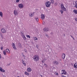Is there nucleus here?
Wrapping results in <instances>:
<instances>
[{"label": "nucleus", "instance_id": "1", "mask_svg": "<svg viewBox=\"0 0 77 77\" xmlns=\"http://www.w3.org/2000/svg\"><path fill=\"white\" fill-rule=\"evenodd\" d=\"M33 59L35 62H37L39 60V57L38 55H35L33 57Z\"/></svg>", "mask_w": 77, "mask_h": 77}, {"label": "nucleus", "instance_id": "2", "mask_svg": "<svg viewBox=\"0 0 77 77\" xmlns=\"http://www.w3.org/2000/svg\"><path fill=\"white\" fill-rule=\"evenodd\" d=\"M45 5L47 8H49L51 5V2L49 1H48L46 2Z\"/></svg>", "mask_w": 77, "mask_h": 77}, {"label": "nucleus", "instance_id": "3", "mask_svg": "<svg viewBox=\"0 0 77 77\" xmlns=\"http://www.w3.org/2000/svg\"><path fill=\"white\" fill-rule=\"evenodd\" d=\"M61 73V74H64V75L66 74V72L65 70H62Z\"/></svg>", "mask_w": 77, "mask_h": 77}, {"label": "nucleus", "instance_id": "4", "mask_svg": "<svg viewBox=\"0 0 77 77\" xmlns=\"http://www.w3.org/2000/svg\"><path fill=\"white\" fill-rule=\"evenodd\" d=\"M19 7V8L20 9H22L23 8L24 6L23 5V4H20L18 5Z\"/></svg>", "mask_w": 77, "mask_h": 77}, {"label": "nucleus", "instance_id": "5", "mask_svg": "<svg viewBox=\"0 0 77 77\" xmlns=\"http://www.w3.org/2000/svg\"><path fill=\"white\" fill-rule=\"evenodd\" d=\"M0 71L2 72H5V70L3 69L1 67H0Z\"/></svg>", "mask_w": 77, "mask_h": 77}, {"label": "nucleus", "instance_id": "6", "mask_svg": "<svg viewBox=\"0 0 77 77\" xmlns=\"http://www.w3.org/2000/svg\"><path fill=\"white\" fill-rule=\"evenodd\" d=\"M41 18L42 19V20H44L45 18V15L43 14H41Z\"/></svg>", "mask_w": 77, "mask_h": 77}, {"label": "nucleus", "instance_id": "7", "mask_svg": "<svg viewBox=\"0 0 77 77\" xmlns=\"http://www.w3.org/2000/svg\"><path fill=\"white\" fill-rule=\"evenodd\" d=\"M43 30L45 32H47L49 31V29L48 28H45L43 29Z\"/></svg>", "mask_w": 77, "mask_h": 77}, {"label": "nucleus", "instance_id": "8", "mask_svg": "<svg viewBox=\"0 0 77 77\" xmlns=\"http://www.w3.org/2000/svg\"><path fill=\"white\" fill-rule=\"evenodd\" d=\"M33 15H34V13H30L29 14V16L30 17H33Z\"/></svg>", "mask_w": 77, "mask_h": 77}, {"label": "nucleus", "instance_id": "9", "mask_svg": "<svg viewBox=\"0 0 77 77\" xmlns=\"http://www.w3.org/2000/svg\"><path fill=\"white\" fill-rule=\"evenodd\" d=\"M6 53L7 54H9V53H10V50H9V49H7L6 50Z\"/></svg>", "mask_w": 77, "mask_h": 77}, {"label": "nucleus", "instance_id": "10", "mask_svg": "<svg viewBox=\"0 0 77 77\" xmlns=\"http://www.w3.org/2000/svg\"><path fill=\"white\" fill-rule=\"evenodd\" d=\"M14 14L15 15H18V12H17V10L14 11Z\"/></svg>", "mask_w": 77, "mask_h": 77}, {"label": "nucleus", "instance_id": "11", "mask_svg": "<svg viewBox=\"0 0 77 77\" xmlns=\"http://www.w3.org/2000/svg\"><path fill=\"white\" fill-rule=\"evenodd\" d=\"M1 31L2 33H6V32L5 29H1Z\"/></svg>", "mask_w": 77, "mask_h": 77}, {"label": "nucleus", "instance_id": "12", "mask_svg": "<svg viewBox=\"0 0 77 77\" xmlns=\"http://www.w3.org/2000/svg\"><path fill=\"white\" fill-rule=\"evenodd\" d=\"M65 58V54H62V58L63 59H64Z\"/></svg>", "mask_w": 77, "mask_h": 77}, {"label": "nucleus", "instance_id": "13", "mask_svg": "<svg viewBox=\"0 0 77 77\" xmlns=\"http://www.w3.org/2000/svg\"><path fill=\"white\" fill-rule=\"evenodd\" d=\"M75 68H77V63H75L73 66Z\"/></svg>", "mask_w": 77, "mask_h": 77}, {"label": "nucleus", "instance_id": "14", "mask_svg": "<svg viewBox=\"0 0 77 77\" xmlns=\"http://www.w3.org/2000/svg\"><path fill=\"white\" fill-rule=\"evenodd\" d=\"M50 2L51 4H54V0H50Z\"/></svg>", "mask_w": 77, "mask_h": 77}, {"label": "nucleus", "instance_id": "15", "mask_svg": "<svg viewBox=\"0 0 77 77\" xmlns=\"http://www.w3.org/2000/svg\"><path fill=\"white\" fill-rule=\"evenodd\" d=\"M27 71L28 72H30L32 71V69L30 68H29L27 69Z\"/></svg>", "mask_w": 77, "mask_h": 77}, {"label": "nucleus", "instance_id": "16", "mask_svg": "<svg viewBox=\"0 0 77 77\" xmlns=\"http://www.w3.org/2000/svg\"><path fill=\"white\" fill-rule=\"evenodd\" d=\"M54 63L55 65H58V64H59V63H58L57 61H54Z\"/></svg>", "mask_w": 77, "mask_h": 77}, {"label": "nucleus", "instance_id": "17", "mask_svg": "<svg viewBox=\"0 0 77 77\" xmlns=\"http://www.w3.org/2000/svg\"><path fill=\"white\" fill-rule=\"evenodd\" d=\"M61 7L62 9H63V8H65V7H64V5H63V4H61Z\"/></svg>", "mask_w": 77, "mask_h": 77}, {"label": "nucleus", "instance_id": "18", "mask_svg": "<svg viewBox=\"0 0 77 77\" xmlns=\"http://www.w3.org/2000/svg\"><path fill=\"white\" fill-rule=\"evenodd\" d=\"M23 57L25 60H27V57L24 55H23Z\"/></svg>", "mask_w": 77, "mask_h": 77}, {"label": "nucleus", "instance_id": "19", "mask_svg": "<svg viewBox=\"0 0 77 77\" xmlns=\"http://www.w3.org/2000/svg\"><path fill=\"white\" fill-rule=\"evenodd\" d=\"M73 12L75 14H77V10H74L73 11Z\"/></svg>", "mask_w": 77, "mask_h": 77}, {"label": "nucleus", "instance_id": "20", "mask_svg": "<svg viewBox=\"0 0 77 77\" xmlns=\"http://www.w3.org/2000/svg\"><path fill=\"white\" fill-rule=\"evenodd\" d=\"M33 39H34V41H36V40H38V38H36V37H33Z\"/></svg>", "mask_w": 77, "mask_h": 77}, {"label": "nucleus", "instance_id": "21", "mask_svg": "<svg viewBox=\"0 0 77 77\" xmlns=\"http://www.w3.org/2000/svg\"><path fill=\"white\" fill-rule=\"evenodd\" d=\"M24 74L25 75H29V73L27 72H25L24 73Z\"/></svg>", "mask_w": 77, "mask_h": 77}, {"label": "nucleus", "instance_id": "22", "mask_svg": "<svg viewBox=\"0 0 77 77\" xmlns=\"http://www.w3.org/2000/svg\"><path fill=\"white\" fill-rule=\"evenodd\" d=\"M35 20H36L37 21H39V18H38V17H35Z\"/></svg>", "mask_w": 77, "mask_h": 77}, {"label": "nucleus", "instance_id": "23", "mask_svg": "<svg viewBox=\"0 0 77 77\" xmlns=\"http://www.w3.org/2000/svg\"><path fill=\"white\" fill-rule=\"evenodd\" d=\"M0 16L1 17H3V13L1 11L0 12Z\"/></svg>", "mask_w": 77, "mask_h": 77}, {"label": "nucleus", "instance_id": "24", "mask_svg": "<svg viewBox=\"0 0 77 77\" xmlns=\"http://www.w3.org/2000/svg\"><path fill=\"white\" fill-rule=\"evenodd\" d=\"M3 54H4V55H5H5H6V51H3Z\"/></svg>", "mask_w": 77, "mask_h": 77}, {"label": "nucleus", "instance_id": "25", "mask_svg": "<svg viewBox=\"0 0 77 77\" xmlns=\"http://www.w3.org/2000/svg\"><path fill=\"white\" fill-rule=\"evenodd\" d=\"M26 37H27V38H29V39H30V35H26Z\"/></svg>", "mask_w": 77, "mask_h": 77}, {"label": "nucleus", "instance_id": "26", "mask_svg": "<svg viewBox=\"0 0 77 77\" xmlns=\"http://www.w3.org/2000/svg\"><path fill=\"white\" fill-rule=\"evenodd\" d=\"M13 47L14 48V50H17V48H16V47L15 46H13Z\"/></svg>", "mask_w": 77, "mask_h": 77}, {"label": "nucleus", "instance_id": "27", "mask_svg": "<svg viewBox=\"0 0 77 77\" xmlns=\"http://www.w3.org/2000/svg\"><path fill=\"white\" fill-rule=\"evenodd\" d=\"M64 11H66V8H63V9H62Z\"/></svg>", "mask_w": 77, "mask_h": 77}, {"label": "nucleus", "instance_id": "28", "mask_svg": "<svg viewBox=\"0 0 77 77\" xmlns=\"http://www.w3.org/2000/svg\"><path fill=\"white\" fill-rule=\"evenodd\" d=\"M60 12H61V14H63V10H60Z\"/></svg>", "mask_w": 77, "mask_h": 77}, {"label": "nucleus", "instance_id": "29", "mask_svg": "<svg viewBox=\"0 0 77 77\" xmlns=\"http://www.w3.org/2000/svg\"><path fill=\"white\" fill-rule=\"evenodd\" d=\"M18 45L20 47H21V43H19Z\"/></svg>", "mask_w": 77, "mask_h": 77}, {"label": "nucleus", "instance_id": "30", "mask_svg": "<svg viewBox=\"0 0 77 77\" xmlns=\"http://www.w3.org/2000/svg\"><path fill=\"white\" fill-rule=\"evenodd\" d=\"M23 39H24V40H26V37H25V36L23 37Z\"/></svg>", "mask_w": 77, "mask_h": 77}, {"label": "nucleus", "instance_id": "31", "mask_svg": "<svg viewBox=\"0 0 77 77\" xmlns=\"http://www.w3.org/2000/svg\"><path fill=\"white\" fill-rule=\"evenodd\" d=\"M55 75H59V74H58V73H57V72H55Z\"/></svg>", "mask_w": 77, "mask_h": 77}, {"label": "nucleus", "instance_id": "32", "mask_svg": "<svg viewBox=\"0 0 77 77\" xmlns=\"http://www.w3.org/2000/svg\"><path fill=\"white\" fill-rule=\"evenodd\" d=\"M12 47L14 46H15V43H12Z\"/></svg>", "mask_w": 77, "mask_h": 77}, {"label": "nucleus", "instance_id": "33", "mask_svg": "<svg viewBox=\"0 0 77 77\" xmlns=\"http://www.w3.org/2000/svg\"><path fill=\"white\" fill-rule=\"evenodd\" d=\"M20 0H16V2L17 3H18L20 2Z\"/></svg>", "mask_w": 77, "mask_h": 77}, {"label": "nucleus", "instance_id": "34", "mask_svg": "<svg viewBox=\"0 0 77 77\" xmlns=\"http://www.w3.org/2000/svg\"><path fill=\"white\" fill-rule=\"evenodd\" d=\"M25 35H24L23 34H22V37H23L24 36H25Z\"/></svg>", "mask_w": 77, "mask_h": 77}, {"label": "nucleus", "instance_id": "35", "mask_svg": "<svg viewBox=\"0 0 77 77\" xmlns=\"http://www.w3.org/2000/svg\"><path fill=\"white\" fill-rule=\"evenodd\" d=\"M24 51L25 52H27V50H26V49H24Z\"/></svg>", "mask_w": 77, "mask_h": 77}, {"label": "nucleus", "instance_id": "36", "mask_svg": "<svg viewBox=\"0 0 77 77\" xmlns=\"http://www.w3.org/2000/svg\"><path fill=\"white\" fill-rule=\"evenodd\" d=\"M44 66H45V67H47V65L46 64H44Z\"/></svg>", "mask_w": 77, "mask_h": 77}, {"label": "nucleus", "instance_id": "37", "mask_svg": "<svg viewBox=\"0 0 77 77\" xmlns=\"http://www.w3.org/2000/svg\"><path fill=\"white\" fill-rule=\"evenodd\" d=\"M46 36L48 38V35H46Z\"/></svg>", "mask_w": 77, "mask_h": 77}, {"label": "nucleus", "instance_id": "38", "mask_svg": "<svg viewBox=\"0 0 77 77\" xmlns=\"http://www.w3.org/2000/svg\"><path fill=\"white\" fill-rule=\"evenodd\" d=\"M3 47H1V49L2 50H3Z\"/></svg>", "mask_w": 77, "mask_h": 77}, {"label": "nucleus", "instance_id": "39", "mask_svg": "<svg viewBox=\"0 0 77 77\" xmlns=\"http://www.w3.org/2000/svg\"><path fill=\"white\" fill-rule=\"evenodd\" d=\"M75 5H77V1L75 2Z\"/></svg>", "mask_w": 77, "mask_h": 77}, {"label": "nucleus", "instance_id": "40", "mask_svg": "<svg viewBox=\"0 0 77 77\" xmlns=\"http://www.w3.org/2000/svg\"><path fill=\"white\" fill-rule=\"evenodd\" d=\"M23 64L24 65V66H26V63H25Z\"/></svg>", "mask_w": 77, "mask_h": 77}, {"label": "nucleus", "instance_id": "41", "mask_svg": "<svg viewBox=\"0 0 77 77\" xmlns=\"http://www.w3.org/2000/svg\"><path fill=\"white\" fill-rule=\"evenodd\" d=\"M75 20L76 21H77V18H75Z\"/></svg>", "mask_w": 77, "mask_h": 77}, {"label": "nucleus", "instance_id": "42", "mask_svg": "<svg viewBox=\"0 0 77 77\" xmlns=\"http://www.w3.org/2000/svg\"><path fill=\"white\" fill-rule=\"evenodd\" d=\"M22 63H23V64H24V63H24V61H23L22 62Z\"/></svg>", "mask_w": 77, "mask_h": 77}, {"label": "nucleus", "instance_id": "43", "mask_svg": "<svg viewBox=\"0 0 77 77\" xmlns=\"http://www.w3.org/2000/svg\"><path fill=\"white\" fill-rule=\"evenodd\" d=\"M36 47L37 48H38V45H36Z\"/></svg>", "mask_w": 77, "mask_h": 77}, {"label": "nucleus", "instance_id": "44", "mask_svg": "<svg viewBox=\"0 0 77 77\" xmlns=\"http://www.w3.org/2000/svg\"><path fill=\"white\" fill-rule=\"evenodd\" d=\"M1 38H2L3 39V36H2V35L1 36Z\"/></svg>", "mask_w": 77, "mask_h": 77}, {"label": "nucleus", "instance_id": "45", "mask_svg": "<svg viewBox=\"0 0 77 77\" xmlns=\"http://www.w3.org/2000/svg\"><path fill=\"white\" fill-rule=\"evenodd\" d=\"M61 77H63V75H61Z\"/></svg>", "mask_w": 77, "mask_h": 77}, {"label": "nucleus", "instance_id": "46", "mask_svg": "<svg viewBox=\"0 0 77 77\" xmlns=\"http://www.w3.org/2000/svg\"><path fill=\"white\" fill-rule=\"evenodd\" d=\"M55 5H57V3H55Z\"/></svg>", "mask_w": 77, "mask_h": 77}, {"label": "nucleus", "instance_id": "47", "mask_svg": "<svg viewBox=\"0 0 77 77\" xmlns=\"http://www.w3.org/2000/svg\"><path fill=\"white\" fill-rule=\"evenodd\" d=\"M42 62L43 63H44V61H42Z\"/></svg>", "mask_w": 77, "mask_h": 77}, {"label": "nucleus", "instance_id": "48", "mask_svg": "<svg viewBox=\"0 0 77 77\" xmlns=\"http://www.w3.org/2000/svg\"><path fill=\"white\" fill-rule=\"evenodd\" d=\"M61 50H62V48H61Z\"/></svg>", "mask_w": 77, "mask_h": 77}]
</instances>
